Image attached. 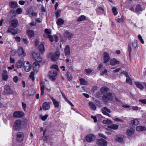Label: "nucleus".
Segmentation results:
<instances>
[{
	"instance_id": "14",
	"label": "nucleus",
	"mask_w": 146,
	"mask_h": 146,
	"mask_svg": "<svg viewBox=\"0 0 146 146\" xmlns=\"http://www.w3.org/2000/svg\"><path fill=\"white\" fill-rule=\"evenodd\" d=\"M64 37L69 40L71 39L73 37V34L68 31L65 32L64 34Z\"/></svg>"
},
{
	"instance_id": "45",
	"label": "nucleus",
	"mask_w": 146,
	"mask_h": 146,
	"mask_svg": "<svg viewBox=\"0 0 146 146\" xmlns=\"http://www.w3.org/2000/svg\"><path fill=\"white\" fill-rule=\"evenodd\" d=\"M62 96L64 98V99L72 107H74V105L73 104L68 100L66 98V97L65 96V95H64L63 94H62Z\"/></svg>"
},
{
	"instance_id": "18",
	"label": "nucleus",
	"mask_w": 146,
	"mask_h": 146,
	"mask_svg": "<svg viewBox=\"0 0 146 146\" xmlns=\"http://www.w3.org/2000/svg\"><path fill=\"white\" fill-rule=\"evenodd\" d=\"M18 53L19 55L21 56H24L26 55V53L24 52L22 47H20L18 49Z\"/></svg>"
},
{
	"instance_id": "32",
	"label": "nucleus",
	"mask_w": 146,
	"mask_h": 146,
	"mask_svg": "<svg viewBox=\"0 0 146 146\" xmlns=\"http://www.w3.org/2000/svg\"><path fill=\"white\" fill-rule=\"evenodd\" d=\"M139 124V121L136 119L132 120L130 123V125H137Z\"/></svg>"
},
{
	"instance_id": "62",
	"label": "nucleus",
	"mask_w": 146,
	"mask_h": 146,
	"mask_svg": "<svg viewBox=\"0 0 146 146\" xmlns=\"http://www.w3.org/2000/svg\"><path fill=\"white\" fill-rule=\"evenodd\" d=\"M22 39L23 42L25 44H27L28 43L29 41L27 39L23 38Z\"/></svg>"
},
{
	"instance_id": "60",
	"label": "nucleus",
	"mask_w": 146,
	"mask_h": 146,
	"mask_svg": "<svg viewBox=\"0 0 146 146\" xmlns=\"http://www.w3.org/2000/svg\"><path fill=\"white\" fill-rule=\"evenodd\" d=\"M60 11H58V10L56 12V16L57 18H58V17H60Z\"/></svg>"
},
{
	"instance_id": "3",
	"label": "nucleus",
	"mask_w": 146,
	"mask_h": 146,
	"mask_svg": "<svg viewBox=\"0 0 146 146\" xmlns=\"http://www.w3.org/2000/svg\"><path fill=\"white\" fill-rule=\"evenodd\" d=\"M45 33L44 35V36L45 38H48L50 41L52 42L54 40L53 37L50 35L51 31L49 29H46L44 30Z\"/></svg>"
},
{
	"instance_id": "16",
	"label": "nucleus",
	"mask_w": 146,
	"mask_h": 146,
	"mask_svg": "<svg viewBox=\"0 0 146 146\" xmlns=\"http://www.w3.org/2000/svg\"><path fill=\"white\" fill-rule=\"evenodd\" d=\"M44 110H48L50 108V105L47 102H45L43 103L42 108L40 107V110L42 109Z\"/></svg>"
},
{
	"instance_id": "8",
	"label": "nucleus",
	"mask_w": 146,
	"mask_h": 146,
	"mask_svg": "<svg viewBox=\"0 0 146 146\" xmlns=\"http://www.w3.org/2000/svg\"><path fill=\"white\" fill-rule=\"evenodd\" d=\"M103 58L104 60V63L105 64L108 62L110 59L109 54L106 52H105L103 53Z\"/></svg>"
},
{
	"instance_id": "39",
	"label": "nucleus",
	"mask_w": 146,
	"mask_h": 146,
	"mask_svg": "<svg viewBox=\"0 0 146 146\" xmlns=\"http://www.w3.org/2000/svg\"><path fill=\"white\" fill-rule=\"evenodd\" d=\"M103 123L105 124H108V125H110L112 123V121L109 119L104 120Z\"/></svg>"
},
{
	"instance_id": "49",
	"label": "nucleus",
	"mask_w": 146,
	"mask_h": 146,
	"mask_svg": "<svg viewBox=\"0 0 146 146\" xmlns=\"http://www.w3.org/2000/svg\"><path fill=\"white\" fill-rule=\"evenodd\" d=\"M11 32L13 35H15L17 33V31L16 29H10V33Z\"/></svg>"
},
{
	"instance_id": "7",
	"label": "nucleus",
	"mask_w": 146,
	"mask_h": 146,
	"mask_svg": "<svg viewBox=\"0 0 146 146\" xmlns=\"http://www.w3.org/2000/svg\"><path fill=\"white\" fill-rule=\"evenodd\" d=\"M33 57L35 60L38 62H41L42 59L39 53L34 52L33 54Z\"/></svg>"
},
{
	"instance_id": "19",
	"label": "nucleus",
	"mask_w": 146,
	"mask_h": 146,
	"mask_svg": "<svg viewBox=\"0 0 146 146\" xmlns=\"http://www.w3.org/2000/svg\"><path fill=\"white\" fill-rule=\"evenodd\" d=\"M39 64L37 62H35L33 65V68L34 71L37 72L39 70Z\"/></svg>"
},
{
	"instance_id": "38",
	"label": "nucleus",
	"mask_w": 146,
	"mask_h": 146,
	"mask_svg": "<svg viewBox=\"0 0 146 146\" xmlns=\"http://www.w3.org/2000/svg\"><path fill=\"white\" fill-rule=\"evenodd\" d=\"M66 78L67 79L70 81H72V76L69 74L68 72H67L66 73Z\"/></svg>"
},
{
	"instance_id": "57",
	"label": "nucleus",
	"mask_w": 146,
	"mask_h": 146,
	"mask_svg": "<svg viewBox=\"0 0 146 146\" xmlns=\"http://www.w3.org/2000/svg\"><path fill=\"white\" fill-rule=\"evenodd\" d=\"M51 68H52L55 69L58 71V66L56 65L55 64L52 65L51 67Z\"/></svg>"
},
{
	"instance_id": "6",
	"label": "nucleus",
	"mask_w": 146,
	"mask_h": 146,
	"mask_svg": "<svg viewBox=\"0 0 146 146\" xmlns=\"http://www.w3.org/2000/svg\"><path fill=\"white\" fill-rule=\"evenodd\" d=\"M21 121L19 119L17 120L15 122L13 126L14 129L17 131H19L21 129Z\"/></svg>"
},
{
	"instance_id": "5",
	"label": "nucleus",
	"mask_w": 146,
	"mask_h": 146,
	"mask_svg": "<svg viewBox=\"0 0 146 146\" xmlns=\"http://www.w3.org/2000/svg\"><path fill=\"white\" fill-rule=\"evenodd\" d=\"M24 137V134L23 133L18 132L16 135V140L18 142L21 143L23 141Z\"/></svg>"
},
{
	"instance_id": "41",
	"label": "nucleus",
	"mask_w": 146,
	"mask_h": 146,
	"mask_svg": "<svg viewBox=\"0 0 146 146\" xmlns=\"http://www.w3.org/2000/svg\"><path fill=\"white\" fill-rule=\"evenodd\" d=\"M4 92L5 94H8L9 93V86H5L4 87Z\"/></svg>"
},
{
	"instance_id": "34",
	"label": "nucleus",
	"mask_w": 146,
	"mask_h": 146,
	"mask_svg": "<svg viewBox=\"0 0 146 146\" xmlns=\"http://www.w3.org/2000/svg\"><path fill=\"white\" fill-rule=\"evenodd\" d=\"M136 130L138 131H145L146 129V128L145 126H137L136 127Z\"/></svg>"
},
{
	"instance_id": "63",
	"label": "nucleus",
	"mask_w": 146,
	"mask_h": 146,
	"mask_svg": "<svg viewBox=\"0 0 146 146\" xmlns=\"http://www.w3.org/2000/svg\"><path fill=\"white\" fill-rule=\"evenodd\" d=\"M48 115H45L44 116H42L41 117V119L43 121H45L47 118Z\"/></svg>"
},
{
	"instance_id": "24",
	"label": "nucleus",
	"mask_w": 146,
	"mask_h": 146,
	"mask_svg": "<svg viewBox=\"0 0 146 146\" xmlns=\"http://www.w3.org/2000/svg\"><path fill=\"white\" fill-rule=\"evenodd\" d=\"M27 33L28 36L30 38L32 37L34 35V31L32 30H27Z\"/></svg>"
},
{
	"instance_id": "43",
	"label": "nucleus",
	"mask_w": 146,
	"mask_h": 146,
	"mask_svg": "<svg viewBox=\"0 0 146 146\" xmlns=\"http://www.w3.org/2000/svg\"><path fill=\"white\" fill-rule=\"evenodd\" d=\"M85 19L86 17L84 15H82L77 18V21H80L84 20Z\"/></svg>"
},
{
	"instance_id": "55",
	"label": "nucleus",
	"mask_w": 146,
	"mask_h": 146,
	"mask_svg": "<svg viewBox=\"0 0 146 146\" xmlns=\"http://www.w3.org/2000/svg\"><path fill=\"white\" fill-rule=\"evenodd\" d=\"M29 15L30 17H32L33 16H36L37 14L35 13L32 11L31 12H29Z\"/></svg>"
},
{
	"instance_id": "20",
	"label": "nucleus",
	"mask_w": 146,
	"mask_h": 146,
	"mask_svg": "<svg viewBox=\"0 0 146 146\" xmlns=\"http://www.w3.org/2000/svg\"><path fill=\"white\" fill-rule=\"evenodd\" d=\"M135 129L132 128H129L127 131V134L129 136L132 135L134 133Z\"/></svg>"
},
{
	"instance_id": "31",
	"label": "nucleus",
	"mask_w": 146,
	"mask_h": 146,
	"mask_svg": "<svg viewBox=\"0 0 146 146\" xmlns=\"http://www.w3.org/2000/svg\"><path fill=\"white\" fill-rule=\"evenodd\" d=\"M38 48L39 51L42 53L45 51L44 46L42 44H40L38 46Z\"/></svg>"
},
{
	"instance_id": "54",
	"label": "nucleus",
	"mask_w": 146,
	"mask_h": 146,
	"mask_svg": "<svg viewBox=\"0 0 146 146\" xmlns=\"http://www.w3.org/2000/svg\"><path fill=\"white\" fill-rule=\"evenodd\" d=\"M100 74L101 75L103 76L107 75V70L106 69H104L102 71Z\"/></svg>"
},
{
	"instance_id": "1",
	"label": "nucleus",
	"mask_w": 146,
	"mask_h": 146,
	"mask_svg": "<svg viewBox=\"0 0 146 146\" xmlns=\"http://www.w3.org/2000/svg\"><path fill=\"white\" fill-rule=\"evenodd\" d=\"M60 55V50L58 49H56L54 53H51L50 54L51 60L53 61L57 60L58 59Z\"/></svg>"
},
{
	"instance_id": "26",
	"label": "nucleus",
	"mask_w": 146,
	"mask_h": 146,
	"mask_svg": "<svg viewBox=\"0 0 146 146\" xmlns=\"http://www.w3.org/2000/svg\"><path fill=\"white\" fill-rule=\"evenodd\" d=\"M23 59H21L19 60L17 63V67L18 68H20L23 66Z\"/></svg>"
},
{
	"instance_id": "33",
	"label": "nucleus",
	"mask_w": 146,
	"mask_h": 146,
	"mask_svg": "<svg viewBox=\"0 0 146 146\" xmlns=\"http://www.w3.org/2000/svg\"><path fill=\"white\" fill-rule=\"evenodd\" d=\"M10 16L12 18L14 17L17 15L16 12L14 9H11L10 11Z\"/></svg>"
},
{
	"instance_id": "9",
	"label": "nucleus",
	"mask_w": 146,
	"mask_h": 146,
	"mask_svg": "<svg viewBox=\"0 0 146 146\" xmlns=\"http://www.w3.org/2000/svg\"><path fill=\"white\" fill-rule=\"evenodd\" d=\"M97 145L99 146H106L107 145V142L105 140L101 139H98L96 143Z\"/></svg>"
},
{
	"instance_id": "27",
	"label": "nucleus",
	"mask_w": 146,
	"mask_h": 146,
	"mask_svg": "<svg viewBox=\"0 0 146 146\" xmlns=\"http://www.w3.org/2000/svg\"><path fill=\"white\" fill-rule=\"evenodd\" d=\"M51 99L52 100L53 104L54 105V106L55 107H58L60 105L59 102L56 101L53 97H51Z\"/></svg>"
},
{
	"instance_id": "46",
	"label": "nucleus",
	"mask_w": 146,
	"mask_h": 146,
	"mask_svg": "<svg viewBox=\"0 0 146 146\" xmlns=\"http://www.w3.org/2000/svg\"><path fill=\"white\" fill-rule=\"evenodd\" d=\"M16 14H21L23 12L22 9L21 8H17L15 11Z\"/></svg>"
},
{
	"instance_id": "28",
	"label": "nucleus",
	"mask_w": 146,
	"mask_h": 146,
	"mask_svg": "<svg viewBox=\"0 0 146 146\" xmlns=\"http://www.w3.org/2000/svg\"><path fill=\"white\" fill-rule=\"evenodd\" d=\"M108 127L114 130H116L118 129L119 125L117 124H112V123L110 125L108 126Z\"/></svg>"
},
{
	"instance_id": "25",
	"label": "nucleus",
	"mask_w": 146,
	"mask_h": 146,
	"mask_svg": "<svg viewBox=\"0 0 146 146\" xmlns=\"http://www.w3.org/2000/svg\"><path fill=\"white\" fill-rule=\"evenodd\" d=\"M123 136L122 135H118L115 137V139L116 141L119 142H121L123 141Z\"/></svg>"
},
{
	"instance_id": "21",
	"label": "nucleus",
	"mask_w": 146,
	"mask_h": 146,
	"mask_svg": "<svg viewBox=\"0 0 146 146\" xmlns=\"http://www.w3.org/2000/svg\"><path fill=\"white\" fill-rule=\"evenodd\" d=\"M110 64L112 66H114L116 64H119V62L115 58H113L110 60Z\"/></svg>"
},
{
	"instance_id": "50",
	"label": "nucleus",
	"mask_w": 146,
	"mask_h": 146,
	"mask_svg": "<svg viewBox=\"0 0 146 146\" xmlns=\"http://www.w3.org/2000/svg\"><path fill=\"white\" fill-rule=\"evenodd\" d=\"M132 45L133 48H135L137 46V40H134L132 42Z\"/></svg>"
},
{
	"instance_id": "37",
	"label": "nucleus",
	"mask_w": 146,
	"mask_h": 146,
	"mask_svg": "<svg viewBox=\"0 0 146 146\" xmlns=\"http://www.w3.org/2000/svg\"><path fill=\"white\" fill-rule=\"evenodd\" d=\"M89 105L93 110L95 111L96 110V106L93 102H90L89 103Z\"/></svg>"
},
{
	"instance_id": "44",
	"label": "nucleus",
	"mask_w": 146,
	"mask_h": 146,
	"mask_svg": "<svg viewBox=\"0 0 146 146\" xmlns=\"http://www.w3.org/2000/svg\"><path fill=\"white\" fill-rule=\"evenodd\" d=\"M80 81V84L81 85H86L87 82L84 79L80 78L79 79Z\"/></svg>"
},
{
	"instance_id": "23",
	"label": "nucleus",
	"mask_w": 146,
	"mask_h": 146,
	"mask_svg": "<svg viewBox=\"0 0 146 146\" xmlns=\"http://www.w3.org/2000/svg\"><path fill=\"white\" fill-rule=\"evenodd\" d=\"M64 51L66 56H69L70 53V47L68 45H67L64 49Z\"/></svg>"
},
{
	"instance_id": "36",
	"label": "nucleus",
	"mask_w": 146,
	"mask_h": 146,
	"mask_svg": "<svg viewBox=\"0 0 146 146\" xmlns=\"http://www.w3.org/2000/svg\"><path fill=\"white\" fill-rule=\"evenodd\" d=\"M135 84L136 86L140 89L142 90L143 89V86L140 83L138 82H135Z\"/></svg>"
},
{
	"instance_id": "30",
	"label": "nucleus",
	"mask_w": 146,
	"mask_h": 146,
	"mask_svg": "<svg viewBox=\"0 0 146 146\" xmlns=\"http://www.w3.org/2000/svg\"><path fill=\"white\" fill-rule=\"evenodd\" d=\"M96 11L97 13L100 15L101 14L103 13L104 12V9L102 7H99L98 8L96 9Z\"/></svg>"
},
{
	"instance_id": "58",
	"label": "nucleus",
	"mask_w": 146,
	"mask_h": 146,
	"mask_svg": "<svg viewBox=\"0 0 146 146\" xmlns=\"http://www.w3.org/2000/svg\"><path fill=\"white\" fill-rule=\"evenodd\" d=\"M116 21L118 23L123 22V18L121 17V18L117 19Z\"/></svg>"
},
{
	"instance_id": "35",
	"label": "nucleus",
	"mask_w": 146,
	"mask_h": 146,
	"mask_svg": "<svg viewBox=\"0 0 146 146\" xmlns=\"http://www.w3.org/2000/svg\"><path fill=\"white\" fill-rule=\"evenodd\" d=\"M109 90V88L106 86H103L100 89L101 92L102 93H104Z\"/></svg>"
},
{
	"instance_id": "15",
	"label": "nucleus",
	"mask_w": 146,
	"mask_h": 146,
	"mask_svg": "<svg viewBox=\"0 0 146 146\" xmlns=\"http://www.w3.org/2000/svg\"><path fill=\"white\" fill-rule=\"evenodd\" d=\"M10 22L11 26L13 28H16L18 24V21L16 19L11 20Z\"/></svg>"
},
{
	"instance_id": "42",
	"label": "nucleus",
	"mask_w": 146,
	"mask_h": 146,
	"mask_svg": "<svg viewBox=\"0 0 146 146\" xmlns=\"http://www.w3.org/2000/svg\"><path fill=\"white\" fill-rule=\"evenodd\" d=\"M142 10L143 9H142L141 6L140 5L138 4L136 7L135 10L136 12H137L142 11Z\"/></svg>"
},
{
	"instance_id": "22",
	"label": "nucleus",
	"mask_w": 146,
	"mask_h": 146,
	"mask_svg": "<svg viewBox=\"0 0 146 146\" xmlns=\"http://www.w3.org/2000/svg\"><path fill=\"white\" fill-rule=\"evenodd\" d=\"M45 86V82L41 81L40 82V90L41 91V96H42L44 94Z\"/></svg>"
},
{
	"instance_id": "47",
	"label": "nucleus",
	"mask_w": 146,
	"mask_h": 146,
	"mask_svg": "<svg viewBox=\"0 0 146 146\" xmlns=\"http://www.w3.org/2000/svg\"><path fill=\"white\" fill-rule=\"evenodd\" d=\"M112 11L113 15H116L118 13V12L117 11L116 8L115 7H113L112 8Z\"/></svg>"
},
{
	"instance_id": "12",
	"label": "nucleus",
	"mask_w": 146,
	"mask_h": 146,
	"mask_svg": "<svg viewBox=\"0 0 146 146\" xmlns=\"http://www.w3.org/2000/svg\"><path fill=\"white\" fill-rule=\"evenodd\" d=\"M24 68L26 71L29 72L31 70L32 66L29 62L26 61L24 64Z\"/></svg>"
},
{
	"instance_id": "64",
	"label": "nucleus",
	"mask_w": 146,
	"mask_h": 146,
	"mask_svg": "<svg viewBox=\"0 0 146 146\" xmlns=\"http://www.w3.org/2000/svg\"><path fill=\"white\" fill-rule=\"evenodd\" d=\"M139 101L143 104H146V99H142L139 100Z\"/></svg>"
},
{
	"instance_id": "10",
	"label": "nucleus",
	"mask_w": 146,
	"mask_h": 146,
	"mask_svg": "<svg viewBox=\"0 0 146 146\" xmlns=\"http://www.w3.org/2000/svg\"><path fill=\"white\" fill-rule=\"evenodd\" d=\"M96 136L92 134H90L87 135L86 139V141L88 142H91L95 139Z\"/></svg>"
},
{
	"instance_id": "61",
	"label": "nucleus",
	"mask_w": 146,
	"mask_h": 146,
	"mask_svg": "<svg viewBox=\"0 0 146 146\" xmlns=\"http://www.w3.org/2000/svg\"><path fill=\"white\" fill-rule=\"evenodd\" d=\"M122 73L124 74L125 76L126 77V78H128L129 77L127 72L125 71H123L122 72Z\"/></svg>"
},
{
	"instance_id": "59",
	"label": "nucleus",
	"mask_w": 146,
	"mask_h": 146,
	"mask_svg": "<svg viewBox=\"0 0 146 146\" xmlns=\"http://www.w3.org/2000/svg\"><path fill=\"white\" fill-rule=\"evenodd\" d=\"M85 71L86 72V73L87 74H89L90 73L92 72V70H91V69H86L85 70Z\"/></svg>"
},
{
	"instance_id": "29",
	"label": "nucleus",
	"mask_w": 146,
	"mask_h": 146,
	"mask_svg": "<svg viewBox=\"0 0 146 146\" xmlns=\"http://www.w3.org/2000/svg\"><path fill=\"white\" fill-rule=\"evenodd\" d=\"M8 78V75L7 74V72L4 70L2 74V78L4 81H6Z\"/></svg>"
},
{
	"instance_id": "56",
	"label": "nucleus",
	"mask_w": 146,
	"mask_h": 146,
	"mask_svg": "<svg viewBox=\"0 0 146 146\" xmlns=\"http://www.w3.org/2000/svg\"><path fill=\"white\" fill-rule=\"evenodd\" d=\"M22 106L23 108L25 111L26 112V104L25 103H24L23 102L22 103Z\"/></svg>"
},
{
	"instance_id": "11",
	"label": "nucleus",
	"mask_w": 146,
	"mask_h": 146,
	"mask_svg": "<svg viewBox=\"0 0 146 146\" xmlns=\"http://www.w3.org/2000/svg\"><path fill=\"white\" fill-rule=\"evenodd\" d=\"M24 115V113L23 111H17L14 113L13 116L15 117L18 118L23 117Z\"/></svg>"
},
{
	"instance_id": "2",
	"label": "nucleus",
	"mask_w": 146,
	"mask_h": 146,
	"mask_svg": "<svg viewBox=\"0 0 146 146\" xmlns=\"http://www.w3.org/2000/svg\"><path fill=\"white\" fill-rule=\"evenodd\" d=\"M114 94L110 93H106L104 94L102 97V99L105 102H107L109 100H113Z\"/></svg>"
},
{
	"instance_id": "4",
	"label": "nucleus",
	"mask_w": 146,
	"mask_h": 146,
	"mask_svg": "<svg viewBox=\"0 0 146 146\" xmlns=\"http://www.w3.org/2000/svg\"><path fill=\"white\" fill-rule=\"evenodd\" d=\"M57 71L55 70H52L49 72L48 75L49 79L52 81H54L56 80V77L57 75Z\"/></svg>"
},
{
	"instance_id": "51",
	"label": "nucleus",
	"mask_w": 146,
	"mask_h": 146,
	"mask_svg": "<svg viewBox=\"0 0 146 146\" xmlns=\"http://www.w3.org/2000/svg\"><path fill=\"white\" fill-rule=\"evenodd\" d=\"M126 82L127 83L129 84L130 85H131L132 84V80L130 77L126 78Z\"/></svg>"
},
{
	"instance_id": "53",
	"label": "nucleus",
	"mask_w": 146,
	"mask_h": 146,
	"mask_svg": "<svg viewBox=\"0 0 146 146\" xmlns=\"http://www.w3.org/2000/svg\"><path fill=\"white\" fill-rule=\"evenodd\" d=\"M11 54L12 56H15L17 53V51L16 50L11 48Z\"/></svg>"
},
{
	"instance_id": "52",
	"label": "nucleus",
	"mask_w": 146,
	"mask_h": 146,
	"mask_svg": "<svg viewBox=\"0 0 146 146\" xmlns=\"http://www.w3.org/2000/svg\"><path fill=\"white\" fill-rule=\"evenodd\" d=\"M35 94V90L34 89H32L29 92V94L30 96H33Z\"/></svg>"
},
{
	"instance_id": "17",
	"label": "nucleus",
	"mask_w": 146,
	"mask_h": 146,
	"mask_svg": "<svg viewBox=\"0 0 146 146\" xmlns=\"http://www.w3.org/2000/svg\"><path fill=\"white\" fill-rule=\"evenodd\" d=\"M18 7L17 1H12L10 2V7L12 9H15Z\"/></svg>"
},
{
	"instance_id": "13",
	"label": "nucleus",
	"mask_w": 146,
	"mask_h": 146,
	"mask_svg": "<svg viewBox=\"0 0 146 146\" xmlns=\"http://www.w3.org/2000/svg\"><path fill=\"white\" fill-rule=\"evenodd\" d=\"M102 113L104 115L108 116L109 117H111L109 113H111L110 110L106 107H103L102 109Z\"/></svg>"
},
{
	"instance_id": "48",
	"label": "nucleus",
	"mask_w": 146,
	"mask_h": 146,
	"mask_svg": "<svg viewBox=\"0 0 146 146\" xmlns=\"http://www.w3.org/2000/svg\"><path fill=\"white\" fill-rule=\"evenodd\" d=\"M34 75V73L33 72L31 73L29 76V78L33 81L35 80Z\"/></svg>"
},
{
	"instance_id": "40",
	"label": "nucleus",
	"mask_w": 146,
	"mask_h": 146,
	"mask_svg": "<svg viewBox=\"0 0 146 146\" xmlns=\"http://www.w3.org/2000/svg\"><path fill=\"white\" fill-rule=\"evenodd\" d=\"M58 26L63 25L64 23V21L62 19L59 18L56 22Z\"/></svg>"
}]
</instances>
